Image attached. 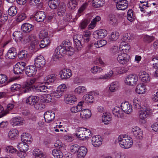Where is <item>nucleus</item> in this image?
Listing matches in <instances>:
<instances>
[{
    "instance_id": "c85d7f7f",
    "label": "nucleus",
    "mask_w": 158,
    "mask_h": 158,
    "mask_svg": "<svg viewBox=\"0 0 158 158\" xmlns=\"http://www.w3.org/2000/svg\"><path fill=\"white\" fill-rule=\"evenodd\" d=\"M66 7L64 4L60 5L58 7L56 12L58 15L59 16H63L65 14L66 12Z\"/></svg>"
},
{
    "instance_id": "6e6d98bb",
    "label": "nucleus",
    "mask_w": 158,
    "mask_h": 158,
    "mask_svg": "<svg viewBox=\"0 0 158 158\" xmlns=\"http://www.w3.org/2000/svg\"><path fill=\"white\" fill-rule=\"evenodd\" d=\"M28 55L27 51L23 50L20 52L18 54V56L20 59H26Z\"/></svg>"
},
{
    "instance_id": "0e129e2a",
    "label": "nucleus",
    "mask_w": 158,
    "mask_h": 158,
    "mask_svg": "<svg viewBox=\"0 0 158 158\" xmlns=\"http://www.w3.org/2000/svg\"><path fill=\"white\" fill-rule=\"evenodd\" d=\"M89 23L88 20H85L81 22L79 25V28L81 29H85Z\"/></svg>"
},
{
    "instance_id": "c756f323",
    "label": "nucleus",
    "mask_w": 158,
    "mask_h": 158,
    "mask_svg": "<svg viewBox=\"0 0 158 158\" xmlns=\"http://www.w3.org/2000/svg\"><path fill=\"white\" fill-rule=\"evenodd\" d=\"M111 115L109 113H103L102 116V120L103 123L106 124H109L111 120Z\"/></svg>"
},
{
    "instance_id": "aec40b11",
    "label": "nucleus",
    "mask_w": 158,
    "mask_h": 158,
    "mask_svg": "<svg viewBox=\"0 0 158 158\" xmlns=\"http://www.w3.org/2000/svg\"><path fill=\"white\" fill-rule=\"evenodd\" d=\"M11 124L14 126L22 125L23 123V119L20 117H14L10 121Z\"/></svg>"
},
{
    "instance_id": "473e14b6",
    "label": "nucleus",
    "mask_w": 158,
    "mask_h": 158,
    "mask_svg": "<svg viewBox=\"0 0 158 158\" xmlns=\"http://www.w3.org/2000/svg\"><path fill=\"white\" fill-rule=\"evenodd\" d=\"M60 3V0H49L48 4L50 8L55 9L59 6Z\"/></svg>"
},
{
    "instance_id": "c9c22d12",
    "label": "nucleus",
    "mask_w": 158,
    "mask_h": 158,
    "mask_svg": "<svg viewBox=\"0 0 158 158\" xmlns=\"http://www.w3.org/2000/svg\"><path fill=\"white\" fill-rule=\"evenodd\" d=\"M19 131L16 129L10 130L8 133V137L11 139H14L16 138L19 135Z\"/></svg>"
},
{
    "instance_id": "4468645a",
    "label": "nucleus",
    "mask_w": 158,
    "mask_h": 158,
    "mask_svg": "<svg viewBox=\"0 0 158 158\" xmlns=\"http://www.w3.org/2000/svg\"><path fill=\"white\" fill-rule=\"evenodd\" d=\"M118 61L123 64H126L129 60V57L126 53H123L119 54L117 58Z\"/></svg>"
},
{
    "instance_id": "e2e57ef3",
    "label": "nucleus",
    "mask_w": 158,
    "mask_h": 158,
    "mask_svg": "<svg viewBox=\"0 0 158 158\" xmlns=\"http://www.w3.org/2000/svg\"><path fill=\"white\" fill-rule=\"evenodd\" d=\"M127 18L128 20L131 22L134 20V15L132 10H129L127 12Z\"/></svg>"
},
{
    "instance_id": "69168bd1",
    "label": "nucleus",
    "mask_w": 158,
    "mask_h": 158,
    "mask_svg": "<svg viewBox=\"0 0 158 158\" xmlns=\"http://www.w3.org/2000/svg\"><path fill=\"white\" fill-rule=\"evenodd\" d=\"M21 88V85L19 84H15L11 85L10 88L11 90L13 92L19 91Z\"/></svg>"
},
{
    "instance_id": "a211bd4d",
    "label": "nucleus",
    "mask_w": 158,
    "mask_h": 158,
    "mask_svg": "<svg viewBox=\"0 0 158 158\" xmlns=\"http://www.w3.org/2000/svg\"><path fill=\"white\" fill-rule=\"evenodd\" d=\"M102 139L100 135H96L93 136L92 139V144L95 147L100 146L102 143Z\"/></svg>"
},
{
    "instance_id": "7c9ffc66",
    "label": "nucleus",
    "mask_w": 158,
    "mask_h": 158,
    "mask_svg": "<svg viewBox=\"0 0 158 158\" xmlns=\"http://www.w3.org/2000/svg\"><path fill=\"white\" fill-rule=\"evenodd\" d=\"M35 88L37 92L49 93L51 91L50 88H48L44 85H41L36 86Z\"/></svg>"
},
{
    "instance_id": "a19ab883",
    "label": "nucleus",
    "mask_w": 158,
    "mask_h": 158,
    "mask_svg": "<svg viewBox=\"0 0 158 158\" xmlns=\"http://www.w3.org/2000/svg\"><path fill=\"white\" fill-rule=\"evenodd\" d=\"M17 148L19 149L20 151L26 152L28 149V145L27 143H19L17 146Z\"/></svg>"
},
{
    "instance_id": "393cba45",
    "label": "nucleus",
    "mask_w": 158,
    "mask_h": 158,
    "mask_svg": "<svg viewBox=\"0 0 158 158\" xmlns=\"http://www.w3.org/2000/svg\"><path fill=\"white\" fill-rule=\"evenodd\" d=\"M128 6V2L126 0L116 3V7L117 9L119 10H124Z\"/></svg>"
},
{
    "instance_id": "7ed1b4c3",
    "label": "nucleus",
    "mask_w": 158,
    "mask_h": 158,
    "mask_svg": "<svg viewBox=\"0 0 158 158\" xmlns=\"http://www.w3.org/2000/svg\"><path fill=\"white\" fill-rule=\"evenodd\" d=\"M152 110L149 107H146L140 110L139 112V118L141 120H144L152 114Z\"/></svg>"
},
{
    "instance_id": "4be33fe9",
    "label": "nucleus",
    "mask_w": 158,
    "mask_h": 158,
    "mask_svg": "<svg viewBox=\"0 0 158 158\" xmlns=\"http://www.w3.org/2000/svg\"><path fill=\"white\" fill-rule=\"evenodd\" d=\"M33 26L28 23H25L21 26V30L23 32L28 33L33 29Z\"/></svg>"
},
{
    "instance_id": "bf43d9fd",
    "label": "nucleus",
    "mask_w": 158,
    "mask_h": 158,
    "mask_svg": "<svg viewBox=\"0 0 158 158\" xmlns=\"http://www.w3.org/2000/svg\"><path fill=\"white\" fill-rule=\"evenodd\" d=\"M79 147L78 145L75 144L72 145L70 148V151L73 154L77 153Z\"/></svg>"
},
{
    "instance_id": "6ab92c4d",
    "label": "nucleus",
    "mask_w": 158,
    "mask_h": 158,
    "mask_svg": "<svg viewBox=\"0 0 158 158\" xmlns=\"http://www.w3.org/2000/svg\"><path fill=\"white\" fill-rule=\"evenodd\" d=\"M139 76L143 82H148L150 81V78L149 74L144 71H140L139 74Z\"/></svg>"
},
{
    "instance_id": "f704fd0d",
    "label": "nucleus",
    "mask_w": 158,
    "mask_h": 158,
    "mask_svg": "<svg viewBox=\"0 0 158 158\" xmlns=\"http://www.w3.org/2000/svg\"><path fill=\"white\" fill-rule=\"evenodd\" d=\"M112 113L113 114L118 118L121 117L122 116L123 111L122 109L119 107L115 106L112 110Z\"/></svg>"
},
{
    "instance_id": "c03bdc74",
    "label": "nucleus",
    "mask_w": 158,
    "mask_h": 158,
    "mask_svg": "<svg viewBox=\"0 0 158 158\" xmlns=\"http://www.w3.org/2000/svg\"><path fill=\"white\" fill-rule=\"evenodd\" d=\"M53 156L55 158H61L63 156V154L58 149H54L52 152Z\"/></svg>"
},
{
    "instance_id": "2f4dec72",
    "label": "nucleus",
    "mask_w": 158,
    "mask_h": 158,
    "mask_svg": "<svg viewBox=\"0 0 158 158\" xmlns=\"http://www.w3.org/2000/svg\"><path fill=\"white\" fill-rule=\"evenodd\" d=\"M21 139L24 143L31 142V136L28 133H23L21 135Z\"/></svg>"
},
{
    "instance_id": "6e6552de",
    "label": "nucleus",
    "mask_w": 158,
    "mask_h": 158,
    "mask_svg": "<svg viewBox=\"0 0 158 158\" xmlns=\"http://www.w3.org/2000/svg\"><path fill=\"white\" fill-rule=\"evenodd\" d=\"M71 43L69 41H64L62 42L61 45L62 46L65 48L67 51V55L71 56L74 53V49L71 46Z\"/></svg>"
},
{
    "instance_id": "79ce46f5",
    "label": "nucleus",
    "mask_w": 158,
    "mask_h": 158,
    "mask_svg": "<svg viewBox=\"0 0 158 158\" xmlns=\"http://www.w3.org/2000/svg\"><path fill=\"white\" fill-rule=\"evenodd\" d=\"M119 48L124 52H127L130 49V47L127 43L121 42Z\"/></svg>"
},
{
    "instance_id": "bb28decb",
    "label": "nucleus",
    "mask_w": 158,
    "mask_h": 158,
    "mask_svg": "<svg viewBox=\"0 0 158 158\" xmlns=\"http://www.w3.org/2000/svg\"><path fill=\"white\" fill-rule=\"evenodd\" d=\"M64 100L66 103L71 104L76 102L77 98L74 96L66 95L65 96Z\"/></svg>"
},
{
    "instance_id": "dca6fc26",
    "label": "nucleus",
    "mask_w": 158,
    "mask_h": 158,
    "mask_svg": "<svg viewBox=\"0 0 158 158\" xmlns=\"http://www.w3.org/2000/svg\"><path fill=\"white\" fill-rule=\"evenodd\" d=\"M35 20L38 22H42L44 21L46 18V15L44 11L37 12L34 16Z\"/></svg>"
},
{
    "instance_id": "338daca9",
    "label": "nucleus",
    "mask_w": 158,
    "mask_h": 158,
    "mask_svg": "<svg viewBox=\"0 0 158 158\" xmlns=\"http://www.w3.org/2000/svg\"><path fill=\"white\" fill-rule=\"evenodd\" d=\"M155 39V37L153 36L145 35L143 38V40L148 43L151 42Z\"/></svg>"
},
{
    "instance_id": "0eeeda50",
    "label": "nucleus",
    "mask_w": 158,
    "mask_h": 158,
    "mask_svg": "<svg viewBox=\"0 0 158 158\" xmlns=\"http://www.w3.org/2000/svg\"><path fill=\"white\" fill-rule=\"evenodd\" d=\"M34 65L35 67L39 69L43 68L45 64V60L42 56H37L34 59Z\"/></svg>"
},
{
    "instance_id": "58836bf2",
    "label": "nucleus",
    "mask_w": 158,
    "mask_h": 158,
    "mask_svg": "<svg viewBox=\"0 0 158 158\" xmlns=\"http://www.w3.org/2000/svg\"><path fill=\"white\" fill-rule=\"evenodd\" d=\"M135 91L138 94H142L146 91L145 87L142 84H139L136 86Z\"/></svg>"
},
{
    "instance_id": "cd10ccee",
    "label": "nucleus",
    "mask_w": 158,
    "mask_h": 158,
    "mask_svg": "<svg viewBox=\"0 0 158 158\" xmlns=\"http://www.w3.org/2000/svg\"><path fill=\"white\" fill-rule=\"evenodd\" d=\"M38 102L39 98L36 96H30L26 100V103L32 106Z\"/></svg>"
},
{
    "instance_id": "680f3d73",
    "label": "nucleus",
    "mask_w": 158,
    "mask_h": 158,
    "mask_svg": "<svg viewBox=\"0 0 158 158\" xmlns=\"http://www.w3.org/2000/svg\"><path fill=\"white\" fill-rule=\"evenodd\" d=\"M26 17V15L24 13L19 14L17 16L16 20L18 22H21L24 20Z\"/></svg>"
},
{
    "instance_id": "423d86ee",
    "label": "nucleus",
    "mask_w": 158,
    "mask_h": 158,
    "mask_svg": "<svg viewBox=\"0 0 158 158\" xmlns=\"http://www.w3.org/2000/svg\"><path fill=\"white\" fill-rule=\"evenodd\" d=\"M138 79V76L136 75L130 74L127 77L125 82L128 85H133L136 84Z\"/></svg>"
},
{
    "instance_id": "f257e3e1",
    "label": "nucleus",
    "mask_w": 158,
    "mask_h": 158,
    "mask_svg": "<svg viewBox=\"0 0 158 158\" xmlns=\"http://www.w3.org/2000/svg\"><path fill=\"white\" fill-rule=\"evenodd\" d=\"M25 43L29 42L30 41V45L29 47V49L32 50L33 52H36L39 49V41L37 38L33 35H31L25 37Z\"/></svg>"
},
{
    "instance_id": "f3484780",
    "label": "nucleus",
    "mask_w": 158,
    "mask_h": 158,
    "mask_svg": "<svg viewBox=\"0 0 158 158\" xmlns=\"http://www.w3.org/2000/svg\"><path fill=\"white\" fill-rule=\"evenodd\" d=\"M87 153V148L84 146H81L79 148L78 152L77 154V158H84Z\"/></svg>"
},
{
    "instance_id": "8fccbe9b",
    "label": "nucleus",
    "mask_w": 158,
    "mask_h": 158,
    "mask_svg": "<svg viewBox=\"0 0 158 158\" xmlns=\"http://www.w3.org/2000/svg\"><path fill=\"white\" fill-rule=\"evenodd\" d=\"M104 1L103 0H93L92 5L93 7L98 8L103 5Z\"/></svg>"
},
{
    "instance_id": "39448f33",
    "label": "nucleus",
    "mask_w": 158,
    "mask_h": 158,
    "mask_svg": "<svg viewBox=\"0 0 158 158\" xmlns=\"http://www.w3.org/2000/svg\"><path fill=\"white\" fill-rule=\"evenodd\" d=\"M36 81V79L35 78H33L27 81L26 82L24 83L23 85L24 88L23 91L24 93H27L29 91L31 90V85L35 83Z\"/></svg>"
},
{
    "instance_id": "f03ea898",
    "label": "nucleus",
    "mask_w": 158,
    "mask_h": 158,
    "mask_svg": "<svg viewBox=\"0 0 158 158\" xmlns=\"http://www.w3.org/2000/svg\"><path fill=\"white\" fill-rule=\"evenodd\" d=\"M118 140L121 147L123 148H129L132 145V139L126 135L119 136Z\"/></svg>"
},
{
    "instance_id": "a18cd8bd",
    "label": "nucleus",
    "mask_w": 158,
    "mask_h": 158,
    "mask_svg": "<svg viewBox=\"0 0 158 158\" xmlns=\"http://www.w3.org/2000/svg\"><path fill=\"white\" fill-rule=\"evenodd\" d=\"M83 100L86 103L93 102L94 101L93 96L89 94H86L83 96Z\"/></svg>"
},
{
    "instance_id": "4c0bfd02",
    "label": "nucleus",
    "mask_w": 158,
    "mask_h": 158,
    "mask_svg": "<svg viewBox=\"0 0 158 158\" xmlns=\"http://www.w3.org/2000/svg\"><path fill=\"white\" fill-rule=\"evenodd\" d=\"M108 21L110 24L115 25L117 24V20L115 15L112 14L109 15L108 18Z\"/></svg>"
},
{
    "instance_id": "5fc2aeb1",
    "label": "nucleus",
    "mask_w": 158,
    "mask_h": 158,
    "mask_svg": "<svg viewBox=\"0 0 158 158\" xmlns=\"http://www.w3.org/2000/svg\"><path fill=\"white\" fill-rule=\"evenodd\" d=\"M119 36V33L117 31L112 32L111 35L109 36V39L112 41L116 40Z\"/></svg>"
},
{
    "instance_id": "b1692460",
    "label": "nucleus",
    "mask_w": 158,
    "mask_h": 158,
    "mask_svg": "<svg viewBox=\"0 0 158 158\" xmlns=\"http://www.w3.org/2000/svg\"><path fill=\"white\" fill-rule=\"evenodd\" d=\"M132 131L134 136L139 139L142 138L143 131L139 127H136L132 128Z\"/></svg>"
},
{
    "instance_id": "f8f14e48",
    "label": "nucleus",
    "mask_w": 158,
    "mask_h": 158,
    "mask_svg": "<svg viewBox=\"0 0 158 158\" xmlns=\"http://www.w3.org/2000/svg\"><path fill=\"white\" fill-rule=\"evenodd\" d=\"M67 55V51L62 45L58 46L55 50V54L56 58L60 57V56Z\"/></svg>"
},
{
    "instance_id": "a878e982",
    "label": "nucleus",
    "mask_w": 158,
    "mask_h": 158,
    "mask_svg": "<svg viewBox=\"0 0 158 158\" xmlns=\"http://www.w3.org/2000/svg\"><path fill=\"white\" fill-rule=\"evenodd\" d=\"M85 131V128L79 127L76 131L75 135L80 139L84 140Z\"/></svg>"
},
{
    "instance_id": "5701e85b",
    "label": "nucleus",
    "mask_w": 158,
    "mask_h": 158,
    "mask_svg": "<svg viewBox=\"0 0 158 158\" xmlns=\"http://www.w3.org/2000/svg\"><path fill=\"white\" fill-rule=\"evenodd\" d=\"M91 115V111L88 109H84L81 110L80 113L81 117L83 120L89 118Z\"/></svg>"
},
{
    "instance_id": "ea45409f",
    "label": "nucleus",
    "mask_w": 158,
    "mask_h": 158,
    "mask_svg": "<svg viewBox=\"0 0 158 158\" xmlns=\"http://www.w3.org/2000/svg\"><path fill=\"white\" fill-rule=\"evenodd\" d=\"M13 35L15 37V39H19L20 41H22V40L23 39L24 43H25L26 40V39H24V38L28 36H23L22 33L20 31H17L14 32L13 33Z\"/></svg>"
},
{
    "instance_id": "4d7b16f0",
    "label": "nucleus",
    "mask_w": 158,
    "mask_h": 158,
    "mask_svg": "<svg viewBox=\"0 0 158 158\" xmlns=\"http://www.w3.org/2000/svg\"><path fill=\"white\" fill-rule=\"evenodd\" d=\"M106 41L105 40H101L97 41V43H95L94 44V46L97 48L101 47L106 44Z\"/></svg>"
},
{
    "instance_id": "72a5a7b5",
    "label": "nucleus",
    "mask_w": 158,
    "mask_h": 158,
    "mask_svg": "<svg viewBox=\"0 0 158 158\" xmlns=\"http://www.w3.org/2000/svg\"><path fill=\"white\" fill-rule=\"evenodd\" d=\"M87 91L86 88L83 86H79L74 90V93L76 94L79 95H82Z\"/></svg>"
},
{
    "instance_id": "603ef678",
    "label": "nucleus",
    "mask_w": 158,
    "mask_h": 158,
    "mask_svg": "<svg viewBox=\"0 0 158 158\" xmlns=\"http://www.w3.org/2000/svg\"><path fill=\"white\" fill-rule=\"evenodd\" d=\"M10 81V80L8 81L7 77L6 75L4 74H0V85L6 84L7 83Z\"/></svg>"
},
{
    "instance_id": "ddd939ff",
    "label": "nucleus",
    "mask_w": 158,
    "mask_h": 158,
    "mask_svg": "<svg viewBox=\"0 0 158 158\" xmlns=\"http://www.w3.org/2000/svg\"><path fill=\"white\" fill-rule=\"evenodd\" d=\"M107 31L104 29H101L94 32L93 36L95 38L102 39L107 35Z\"/></svg>"
},
{
    "instance_id": "20e7f679",
    "label": "nucleus",
    "mask_w": 158,
    "mask_h": 158,
    "mask_svg": "<svg viewBox=\"0 0 158 158\" xmlns=\"http://www.w3.org/2000/svg\"><path fill=\"white\" fill-rule=\"evenodd\" d=\"M82 35L80 34L74 35L73 37L74 45L78 50L82 47L81 41H82Z\"/></svg>"
},
{
    "instance_id": "9d476101",
    "label": "nucleus",
    "mask_w": 158,
    "mask_h": 158,
    "mask_svg": "<svg viewBox=\"0 0 158 158\" xmlns=\"http://www.w3.org/2000/svg\"><path fill=\"white\" fill-rule=\"evenodd\" d=\"M37 72L36 67L35 66L31 65L27 66L25 69V73L28 77H33Z\"/></svg>"
},
{
    "instance_id": "3c124183",
    "label": "nucleus",
    "mask_w": 158,
    "mask_h": 158,
    "mask_svg": "<svg viewBox=\"0 0 158 158\" xmlns=\"http://www.w3.org/2000/svg\"><path fill=\"white\" fill-rule=\"evenodd\" d=\"M101 19V18L99 16H97L95 18L93 19L91 21L90 24L89 25L88 28L89 29H93L94 28L97 22L99 21Z\"/></svg>"
},
{
    "instance_id": "37998d69",
    "label": "nucleus",
    "mask_w": 158,
    "mask_h": 158,
    "mask_svg": "<svg viewBox=\"0 0 158 158\" xmlns=\"http://www.w3.org/2000/svg\"><path fill=\"white\" fill-rule=\"evenodd\" d=\"M52 99L51 96L49 94H44L41 98L42 102L46 103L50 102Z\"/></svg>"
},
{
    "instance_id": "412c9836",
    "label": "nucleus",
    "mask_w": 158,
    "mask_h": 158,
    "mask_svg": "<svg viewBox=\"0 0 158 158\" xmlns=\"http://www.w3.org/2000/svg\"><path fill=\"white\" fill-rule=\"evenodd\" d=\"M17 52L16 49L14 48H10L5 55L6 59H14L16 56Z\"/></svg>"
},
{
    "instance_id": "774afa93",
    "label": "nucleus",
    "mask_w": 158,
    "mask_h": 158,
    "mask_svg": "<svg viewBox=\"0 0 158 158\" xmlns=\"http://www.w3.org/2000/svg\"><path fill=\"white\" fill-rule=\"evenodd\" d=\"M51 94L52 96L58 98L62 96L63 94L61 93V92H60L57 89L55 91H53L51 93Z\"/></svg>"
},
{
    "instance_id": "9b49d317",
    "label": "nucleus",
    "mask_w": 158,
    "mask_h": 158,
    "mask_svg": "<svg viewBox=\"0 0 158 158\" xmlns=\"http://www.w3.org/2000/svg\"><path fill=\"white\" fill-rule=\"evenodd\" d=\"M121 106L123 112L126 114H130L132 111V106L127 102H122Z\"/></svg>"
},
{
    "instance_id": "864d4df0",
    "label": "nucleus",
    "mask_w": 158,
    "mask_h": 158,
    "mask_svg": "<svg viewBox=\"0 0 158 158\" xmlns=\"http://www.w3.org/2000/svg\"><path fill=\"white\" fill-rule=\"evenodd\" d=\"M121 42L127 43L131 40L130 35L127 33L125 34L122 36L121 38Z\"/></svg>"
},
{
    "instance_id": "de8ad7c7",
    "label": "nucleus",
    "mask_w": 158,
    "mask_h": 158,
    "mask_svg": "<svg viewBox=\"0 0 158 158\" xmlns=\"http://www.w3.org/2000/svg\"><path fill=\"white\" fill-rule=\"evenodd\" d=\"M8 15L10 16H15L17 12V8L15 6H10L8 10Z\"/></svg>"
},
{
    "instance_id": "2eb2a0df",
    "label": "nucleus",
    "mask_w": 158,
    "mask_h": 158,
    "mask_svg": "<svg viewBox=\"0 0 158 158\" xmlns=\"http://www.w3.org/2000/svg\"><path fill=\"white\" fill-rule=\"evenodd\" d=\"M55 117L54 112L51 111L45 112L44 114L45 121L47 123H50L52 121Z\"/></svg>"
},
{
    "instance_id": "09e8293b",
    "label": "nucleus",
    "mask_w": 158,
    "mask_h": 158,
    "mask_svg": "<svg viewBox=\"0 0 158 158\" xmlns=\"http://www.w3.org/2000/svg\"><path fill=\"white\" fill-rule=\"evenodd\" d=\"M77 4L76 0H69L68 2L67 6L69 9L73 10L75 8Z\"/></svg>"
},
{
    "instance_id": "052dcab7",
    "label": "nucleus",
    "mask_w": 158,
    "mask_h": 158,
    "mask_svg": "<svg viewBox=\"0 0 158 158\" xmlns=\"http://www.w3.org/2000/svg\"><path fill=\"white\" fill-rule=\"evenodd\" d=\"M13 71L14 73L16 74H22L23 72V69H20V68L16 64L14 66Z\"/></svg>"
},
{
    "instance_id": "49530a36",
    "label": "nucleus",
    "mask_w": 158,
    "mask_h": 158,
    "mask_svg": "<svg viewBox=\"0 0 158 158\" xmlns=\"http://www.w3.org/2000/svg\"><path fill=\"white\" fill-rule=\"evenodd\" d=\"M56 75L52 74L47 76L45 78V80L48 83L53 82L56 79Z\"/></svg>"
},
{
    "instance_id": "1a4fd4ad",
    "label": "nucleus",
    "mask_w": 158,
    "mask_h": 158,
    "mask_svg": "<svg viewBox=\"0 0 158 158\" xmlns=\"http://www.w3.org/2000/svg\"><path fill=\"white\" fill-rule=\"evenodd\" d=\"M59 74L62 79H67L72 76V71L69 69H64L60 71Z\"/></svg>"
},
{
    "instance_id": "e433bc0d",
    "label": "nucleus",
    "mask_w": 158,
    "mask_h": 158,
    "mask_svg": "<svg viewBox=\"0 0 158 158\" xmlns=\"http://www.w3.org/2000/svg\"><path fill=\"white\" fill-rule=\"evenodd\" d=\"M33 154L35 156V158H45V155L38 149L34 150Z\"/></svg>"
},
{
    "instance_id": "13d9d810",
    "label": "nucleus",
    "mask_w": 158,
    "mask_h": 158,
    "mask_svg": "<svg viewBox=\"0 0 158 158\" xmlns=\"http://www.w3.org/2000/svg\"><path fill=\"white\" fill-rule=\"evenodd\" d=\"M103 70V69L98 66H94L91 69L90 71L93 73H100Z\"/></svg>"
}]
</instances>
